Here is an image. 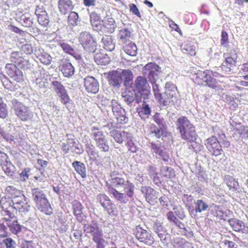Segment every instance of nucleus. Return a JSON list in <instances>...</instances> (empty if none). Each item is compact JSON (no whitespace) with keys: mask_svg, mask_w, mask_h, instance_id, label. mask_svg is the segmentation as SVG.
I'll return each instance as SVG.
<instances>
[{"mask_svg":"<svg viewBox=\"0 0 248 248\" xmlns=\"http://www.w3.org/2000/svg\"><path fill=\"white\" fill-rule=\"evenodd\" d=\"M147 80L145 77L139 76L134 82V89L144 100L148 99L151 94L150 86Z\"/></svg>","mask_w":248,"mask_h":248,"instance_id":"nucleus-9","label":"nucleus"},{"mask_svg":"<svg viewBox=\"0 0 248 248\" xmlns=\"http://www.w3.org/2000/svg\"><path fill=\"white\" fill-rule=\"evenodd\" d=\"M70 12V13L67 18L68 23L72 26H75L78 25L79 21L78 14L75 12Z\"/></svg>","mask_w":248,"mask_h":248,"instance_id":"nucleus-52","label":"nucleus"},{"mask_svg":"<svg viewBox=\"0 0 248 248\" xmlns=\"http://www.w3.org/2000/svg\"><path fill=\"white\" fill-rule=\"evenodd\" d=\"M123 82L125 86L130 85L132 82L133 75L130 70H123L120 72Z\"/></svg>","mask_w":248,"mask_h":248,"instance_id":"nucleus-37","label":"nucleus"},{"mask_svg":"<svg viewBox=\"0 0 248 248\" xmlns=\"http://www.w3.org/2000/svg\"><path fill=\"white\" fill-rule=\"evenodd\" d=\"M154 228L161 240L166 239L165 235L167 234V231L160 223L155 222L154 224Z\"/></svg>","mask_w":248,"mask_h":248,"instance_id":"nucleus-43","label":"nucleus"},{"mask_svg":"<svg viewBox=\"0 0 248 248\" xmlns=\"http://www.w3.org/2000/svg\"><path fill=\"white\" fill-rule=\"evenodd\" d=\"M16 20L22 26L30 28L32 27L33 23V16L29 13L22 14L21 12L16 14Z\"/></svg>","mask_w":248,"mask_h":248,"instance_id":"nucleus-22","label":"nucleus"},{"mask_svg":"<svg viewBox=\"0 0 248 248\" xmlns=\"http://www.w3.org/2000/svg\"><path fill=\"white\" fill-rule=\"evenodd\" d=\"M160 172L163 176L169 179H171L175 175L173 169L170 167H162L160 169Z\"/></svg>","mask_w":248,"mask_h":248,"instance_id":"nucleus-46","label":"nucleus"},{"mask_svg":"<svg viewBox=\"0 0 248 248\" xmlns=\"http://www.w3.org/2000/svg\"><path fill=\"white\" fill-rule=\"evenodd\" d=\"M135 235L136 238L141 242L147 245H151L153 243L154 239L150 232L144 230L141 228H137Z\"/></svg>","mask_w":248,"mask_h":248,"instance_id":"nucleus-17","label":"nucleus"},{"mask_svg":"<svg viewBox=\"0 0 248 248\" xmlns=\"http://www.w3.org/2000/svg\"><path fill=\"white\" fill-rule=\"evenodd\" d=\"M78 41L86 52L89 53H95L97 43L95 39L89 32H81L78 37Z\"/></svg>","mask_w":248,"mask_h":248,"instance_id":"nucleus-8","label":"nucleus"},{"mask_svg":"<svg viewBox=\"0 0 248 248\" xmlns=\"http://www.w3.org/2000/svg\"><path fill=\"white\" fill-rule=\"evenodd\" d=\"M158 81V80H154L153 81H149L152 85V89L155 98L157 100H158V98H160L162 94L160 93L161 87L159 84L157 83Z\"/></svg>","mask_w":248,"mask_h":248,"instance_id":"nucleus-47","label":"nucleus"},{"mask_svg":"<svg viewBox=\"0 0 248 248\" xmlns=\"http://www.w3.org/2000/svg\"><path fill=\"white\" fill-rule=\"evenodd\" d=\"M118 36L122 43H126L131 37V32L127 29L121 30L119 31Z\"/></svg>","mask_w":248,"mask_h":248,"instance_id":"nucleus-51","label":"nucleus"},{"mask_svg":"<svg viewBox=\"0 0 248 248\" xmlns=\"http://www.w3.org/2000/svg\"><path fill=\"white\" fill-rule=\"evenodd\" d=\"M5 192L8 196L11 199V201L14 208L17 207V206L21 205L26 201L25 197L22 192L12 186H7Z\"/></svg>","mask_w":248,"mask_h":248,"instance_id":"nucleus-11","label":"nucleus"},{"mask_svg":"<svg viewBox=\"0 0 248 248\" xmlns=\"http://www.w3.org/2000/svg\"><path fill=\"white\" fill-rule=\"evenodd\" d=\"M204 85H207L212 89H215L217 87L216 80L209 75L204 81Z\"/></svg>","mask_w":248,"mask_h":248,"instance_id":"nucleus-57","label":"nucleus"},{"mask_svg":"<svg viewBox=\"0 0 248 248\" xmlns=\"http://www.w3.org/2000/svg\"><path fill=\"white\" fill-rule=\"evenodd\" d=\"M74 214L78 219L82 218V205L79 202L75 201L73 204Z\"/></svg>","mask_w":248,"mask_h":248,"instance_id":"nucleus-45","label":"nucleus"},{"mask_svg":"<svg viewBox=\"0 0 248 248\" xmlns=\"http://www.w3.org/2000/svg\"><path fill=\"white\" fill-rule=\"evenodd\" d=\"M76 172L79 174L82 178H85L87 176L86 169L85 164L78 161H75L72 163Z\"/></svg>","mask_w":248,"mask_h":248,"instance_id":"nucleus-36","label":"nucleus"},{"mask_svg":"<svg viewBox=\"0 0 248 248\" xmlns=\"http://www.w3.org/2000/svg\"><path fill=\"white\" fill-rule=\"evenodd\" d=\"M236 131L242 139L248 140V127L241 125L236 129Z\"/></svg>","mask_w":248,"mask_h":248,"instance_id":"nucleus-54","label":"nucleus"},{"mask_svg":"<svg viewBox=\"0 0 248 248\" xmlns=\"http://www.w3.org/2000/svg\"><path fill=\"white\" fill-rule=\"evenodd\" d=\"M128 181V180L119 176L112 178L109 180L110 184L108 186L109 193L113 196V193L111 191L112 189L120 192L122 191V188L124 187Z\"/></svg>","mask_w":248,"mask_h":248,"instance_id":"nucleus-14","label":"nucleus"},{"mask_svg":"<svg viewBox=\"0 0 248 248\" xmlns=\"http://www.w3.org/2000/svg\"><path fill=\"white\" fill-rule=\"evenodd\" d=\"M142 74L148 81L159 80L161 68L155 62H148L142 68Z\"/></svg>","mask_w":248,"mask_h":248,"instance_id":"nucleus-10","label":"nucleus"},{"mask_svg":"<svg viewBox=\"0 0 248 248\" xmlns=\"http://www.w3.org/2000/svg\"><path fill=\"white\" fill-rule=\"evenodd\" d=\"M31 198L39 211L47 215L52 214L53 209L44 190L39 188H33L31 189Z\"/></svg>","mask_w":248,"mask_h":248,"instance_id":"nucleus-2","label":"nucleus"},{"mask_svg":"<svg viewBox=\"0 0 248 248\" xmlns=\"http://www.w3.org/2000/svg\"><path fill=\"white\" fill-rule=\"evenodd\" d=\"M109 215H115L116 213V205L111 201L108 202L107 208L105 209Z\"/></svg>","mask_w":248,"mask_h":248,"instance_id":"nucleus-58","label":"nucleus"},{"mask_svg":"<svg viewBox=\"0 0 248 248\" xmlns=\"http://www.w3.org/2000/svg\"><path fill=\"white\" fill-rule=\"evenodd\" d=\"M7 225L9 228L11 232L16 235H17L21 232L22 226L21 225L17 220H12L6 219Z\"/></svg>","mask_w":248,"mask_h":248,"instance_id":"nucleus-32","label":"nucleus"},{"mask_svg":"<svg viewBox=\"0 0 248 248\" xmlns=\"http://www.w3.org/2000/svg\"><path fill=\"white\" fill-rule=\"evenodd\" d=\"M175 125L177 129L179 130L181 134L184 131L186 130V128L187 129L193 124H191L187 117L181 116L177 119Z\"/></svg>","mask_w":248,"mask_h":248,"instance_id":"nucleus-29","label":"nucleus"},{"mask_svg":"<svg viewBox=\"0 0 248 248\" xmlns=\"http://www.w3.org/2000/svg\"><path fill=\"white\" fill-rule=\"evenodd\" d=\"M35 14L37 17L38 23L44 27H46L49 22V18L45 9L43 6H37Z\"/></svg>","mask_w":248,"mask_h":248,"instance_id":"nucleus-25","label":"nucleus"},{"mask_svg":"<svg viewBox=\"0 0 248 248\" xmlns=\"http://www.w3.org/2000/svg\"><path fill=\"white\" fill-rule=\"evenodd\" d=\"M21 52H23L27 55H30L33 52V48L31 44H26L22 46L21 47Z\"/></svg>","mask_w":248,"mask_h":248,"instance_id":"nucleus-61","label":"nucleus"},{"mask_svg":"<svg viewBox=\"0 0 248 248\" xmlns=\"http://www.w3.org/2000/svg\"><path fill=\"white\" fill-rule=\"evenodd\" d=\"M196 213H202L205 211L208 208V204L202 200H197L194 202Z\"/></svg>","mask_w":248,"mask_h":248,"instance_id":"nucleus-42","label":"nucleus"},{"mask_svg":"<svg viewBox=\"0 0 248 248\" xmlns=\"http://www.w3.org/2000/svg\"><path fill=\"white\" fill-rule=\"evenodd\" d=\"M52 85L54 90L58 96L61 98V102L63 104L68 103L70 98L64 87L62 84L61 82L55 80L52 82Z\"/></svg>","mask_w":248,"mask_h":248,"instance_id":"nucleus-15","label":"nucleus"},{"mask_svg":"<svg viewBox=\"0 0 248 248\" xmlns=\"http://www.w3.org/2000/svg\"><path fill=\"white\" fill-rule=\"evenodd\" d=\"M84 85L86 91L89 93L95 94L99 91L98 82L93 77H86L84 79Z\"/></svg>","mask_w":248,"mask_h":248,"instance_id":"nucleus-19","label":"nucleus"},{"mask_svg":"<svg viewBox=\"0 0 248 248\" xmlns=\"http://www.w3.org/2000/svg\"><path fill=\"white\" fill-rule=\"evenodd\" d=\"M1 167L6 174L9 176H13L15 171V168L11 162L2 166Z\"/></svg>","mask_w":248,"mask_h":248,"instance_id":"nucleus-53","label":"nucleus"},{"mask_svg":"<svg viewBox=\"0 0 248 248\" xmlns=\"http://www.w3.org/2000/svg\"><path fill=\"white\" fill-rule=\"evenodd\" d=\"M181 48L183 53L189 55L191 56L196 55L195 48L190 44H183L181 46Z\"/></svg>","mask_w":248,"mask_h":248,"instance_id":"nucleus-48","label":"nucleus"},{"mask_svg":"<svg viewBox=\"0 0 248 248\" xmlns=\"http://www.w3.org/2000/svg\"><path fill=\"white\" fill-rule=\"evenodd\" d=\"M91 137L95 141V145L101 151L105 152L109 150L108 141L103 131L98 128L93 126L91 129Z\"/></svg>","mask_w":248,"mask_h":248,"instance_id":"nucleus-6","label":"nucleus"},{"mask_svg":"<svg viewBox=\"0 0 248 248\" xmlns=\"http://www.w3.org/2000/svg\"><path fill=\"white\" fill-rule=\"evenodd\" d=\"M181 138L187 141L193 142L197 137V135L196 132L195 127L192 125L186 130L184 131L181 134Z\"/></svg>","mask_w":248,"mask_h":248,"instance_id":"nucleus-27","label":"nucleus"},{"mask_svg":"<svg viewBox=\"0 0 248 248\" xmlns=\"http://www.w3.org/2000/svg\"><path fill=\"white\" fill-rule=\"evenodd\" d=\"M100 15L96 12H93L90 14L91 23L94 31H98V29H100Z\"/></svg>","mask_w":248,"mask_h":248,"instance_id":"nucleus-35","label":"nucleus"},{"mask_svg":"<svg viewBox=\"0 0 248 248\" xmlns=\"http://www.w3.org/2000/svg\"><path fill=\"white\" fill-rule=\"evenodd\" d=\"M115 117L118 122L121 124H124L128 122V118L127 116H126V112L125 110H124V113H121L119 114L118 116H115Z\"/></svg>","mask_w":248,"mask_h":248,"instance_id":"nucleus-59","label":"nucleus"},{"mask_svg":"<svg viewBox=\"0 0 248 248\" xmlns=\"http://www.w3.org/2000/svg\"><path fill=\"white\" fill-rule=\"evenodd\" d=\"M101 23L100 29H98V31L102 33H112L117 27L114 19L112 17H107L102 20Z\"/></svg>","mask_w":248,"mask_h":248,"instance_id":"nucleus-20","label":"nucleus"},{"mask_svg":"<svg viewBox=\"0 0 248 248\" xmlns=\"http://www.w3.org/2000/svg\"><path fill=\"white\" fill-rule=\"evenodd\" d=\"M163 129L164 128L152 124L150 127V133L157 139H160L163 134Z\"/></svg>","mask_w":248,"mask_h":248,"instance_id":"nucleus-50","label":"nucleus"},{"mask_svg":"<svg viewBox=\"0 0 248 248\" xmlns=\"http://www.w3.org/2000/svg\"><path fill=\"white\" fill-rule=\"evenodd\" d=\"M150 102L151 101L149 100V98L145 100L142 99L140 103L141 104L139 105V107L137 108V111L141 118H148L151 115Z\"/></svg>","mask_w":248,"mask_h":248,"instance_id":"nucleus-23","label":"nucleus"},{"mask_svg":"<svg viewBox=\"0 0 248 248\" xmlns=\"http://www.w3.org/2000/svg\"><path fill=\"white\" fill-rule=\"evenodd\" d=\"M10 60L12 62L19 64L23 60L22 52L21 51H13L11 54Z\"/></svg>","mask_w":248,"mask_h":248,"instance_id":"nucleus-49","label":"nucleus"},{"mask_svg":"<svg viewBox=\"0 0 248 248\" xmlns=\"http://www.w3.org/2000/svg\"><path fill=\"white\" fill-rule=\"evenodd\" d=\"M153 120L156 123L159 127L167 128L166 120L159 113H155L153 117Z\"/></svg>","mask_w":248,"mask_h":248,"instance_id":"nucleus-44","label":"nucleus"},{"mask_svg":"<svg viewBox=\"0 0 248 248\" xmlns=\"http://www.w3.org/2000/svg\"><path fill=\"white\" fill-rule=\"evenodd\" d=\"M125 109L122 108L116 99H112L110 101V104L107 107V110H111L114 115L118 116L119 114L124 113Z\"/></svg>","mask_w":248,"mask_h":248,"instance_id":"nucleus-31","label":"nucleus"},{"mask_svg":"<svg viewBox=\"0 0 248 248\" xmlns=\"http://www.w3.org/2000/svg\"><path fill=\"white\" fill-rule=\"evenodd\" d=\"M228 222L233 231L240 232L245 230V224L242 221L236 218H231Z\"/></svg>","mask_w":248,"mask_h":248,"instance_id":"nucleus-38","label":"nucleus"},{"mask_svg":"<svg viewBox=\"0 0 248 248\" xmlns=\"http://www.w3.org/2000/svg\"><path fill=\"white\" fill-rule=\"evenodd\" d=\"M134 188L135 186L133 183L128 181L124 187L122 188V191H124V193L113 189L111 191L113 193V198L117 201L125 204L128 202L129 198H131L133 197Z\"/></svg>","mask_w":248,"mask_h":248,"instance_id":"nucleus-5","label":"nucleus"},{"mask_svg":"<svg viewBox=\"0 0 248 248\" xmlns=\"http://www.w3.org/2000/svg\"><path fill=\"white\" fill-rule=\"evenodd\" d=\"M172 231L174 233L185 236L186 238H189L193 236V233L189 228H186L185 225L178 220L172 226Z\"/></svg>","mask_w":248,"mask_h":248,"instance_id":"nucleus-21","label":"nucleus"},{"mask_svg":"<svg viewBox=\"0 0 248 248\" xmlns=\"http://www.w3.org/2000/svg\"><path fill=\"white\" fill-rule=\"evenodd\" d=\"M124 50L126 54L130 56H136L137 54V47L135 43L130 42L124 46Z\"/></svg>","mask_w":248,"mask_h":248,"instance_id":"nucleus-40","label":"nucleus"},{"mask_svg":"<svg viewBox=\"0 0 248 248\" xmlns=\"http://www.w3.org/2000/svg\"><path fill=\"white\" fill-rule=\"evenodd\" d=\"M121 77L120 71H113L108 74V79L110 84L119 88L123 82Z\"/></svg>","mask_w":248,"mask_h":248,"instance_id":"nucleus-28","label":"nucleus"},{"mask_svg":"<svg viewBox=\"0 0 248 248\" xmlns=\"http://www.w3.org/2000/svg\"><path fill=\"white\" fill-rule=\"evenodd\" d=\"M141 192L144 195L146 201L151 205H155L157 202L158 193L149 186H142Z\"/></svg>","mask_w":248,"mask_h":248,"instance_id":"nucleus-18","label":"nucleus"},{"mask_svg":"<svg viewBox=\"0 0 248 248\" xmlns=\"http://www.w3.org/2000/svg\"><path fill=\"white\" fill-rule=\"evenodd\" d=\"M12 109L18 118L22 121L27 122L33 117V112L31 108L16 99L12 100Z\"/></svg>","mask_w":248,"mask_h":248,"instance_id":"nucleus-4","label":"nucleus"},{"mask_svg":"<svg viewBox=\"0 0 248 248\" xmlns=\"http://www.w3.org/2000/svg\"><path fill=\"white\" fill-rule=\"evenodd\" d=\"M10 161L7 154L0 152V165L1 167L10 162Z\"/></svg>","mask_w":248,"mask_h":248,"instance_id":"nucleus-62","label":"nucleus"},{"mask_svg":"<svg viewBox=\"0 0 248 248\" xmlns=\"http://www.w3.org/2000/svg\"><path fill=\"white\" fill-rule=\"evenodd\" d=\"M91 137L95 141V145L101 151L105 152L109 150L108 141L103 131L98 128L93 126L91 129Z\"/></svg>","mask_w":248,"mask_h":248,"instance_id":"nucleus-7","label":"nucleus"},{"mask_svg":"<svg viewBox=\"0 0 248 248\" xmlns=\"http://www.w3.org/2000/svg\"><path fill=\"white\" fill-rule=\"evenodd\" d=\"M208 72L198 70L194 75L195 82L199 85H204V81L209 75Z\"/></svg>","mask_w":248,"mask_h":248,"instance_id":"nucleus-33","label":"nucleus"},{"mask_svg":"<svg viewBox=\"0 0 248 248\" xmlns=\"http://www.w3.org/2000/svg\"><path fill=\"white\" fill-rule=\"evenodd\" d=\"M59 70L62 72L63 76L66 78H71L75 72L74 67L67 60L62 61V63L59 65Z\"/></svg>","mask_w":248,"mask_h":248,"instance_id":"nucleus-24","label":"nucleus"},{"mask_svg":"<svg viewBox=\"0 0 248 248\" xmlns=\"http://www.w3.org/2000/svg\"><path fill=\"white\" fill-rule=\"evenodd\" d=\"M74 5L71 0H59L58 8L62 15H66L71 12Z\"/></svg>","mask_w":248,"mask_h":248,"instance_id":"nucleus-26","label":"nucleus"},{"mask_svg":"<svg viewBox=\"0 0 248 248\" xmlns=\"http://www.w3.org/2000/svg\"><path fill=\"white\" fill-rule=\"evenodd\" d=\"M93 56L94 61L97 64L107 65L110 62V58L106 54L96 53Z\"/></svg>","mask_w":248,"mask_h":248,"instance_id":"nucleus-34","label":"nucleus"},{"mask_svg":"<svg viewBox=\"0 0 248 248\" xmlns=\"http://www.w3.org/2000/svg\"><path fill=\"white\" fill-rule=\"evenodd\" d=\"M124 101L130 107H133V103L136 101L138 104H140L143 99L142 97L138 94L136 91H127L122 93Z\"/></svg>","mask_w":248,"mask_h":248,"instance_id":"nucleus-13","label":"nucleus"},{"mask_svg":"<svg viewBox=\"0 0 248 248\" xmlns=\"http://www.w3.org/2000/svg\"><path fill=\"white\" fill-rule=\"evenodd\" d=\"M180 95L176 86L171 82H168L165 84V91L162 93L158 102L160 107H171L177 103Z\"/></svg>","mask_w":248,"mask_h":248,"instance_id":"nucleus-1","label":"nucleus"},{"mask_svg":"<svg viewBox=\"0 0 248 248\" xmlns=\"http://www.w3.org/2000/svg\"><path fill=\"white\" fill-rule=\"evenodd\" d=\"M30 208V206L28 204L27 202L25 201L24 203H22L19 206H17V207H16V209H18L20 212L23 213L25 214L29 212Z\"/></svg>","mask_w":248,"mask_h":248,"instance_id":"nucleus-63","label":"nucleus"},{"mask_svg":"<svg viewBox=\"0 0 248 248\" xmlns=\"http://www.w3.org/2000/svg\"><path fill=\"white\" fill-rule=\"evenodd\" d=\"M3 243L6 248H16V242L11 238H7L3 240Z\"/></svg>","mask_w":248,"mask_h":248,"instance_id":"nucleus-64","label":"nucleus"},{"mask_svg":"<svg viewBox=\"0 0 248 248\" xmlns=\"http://www.w3.org/2000/svg\"><path fill=\"white\" fill-rule=\"evenodd\" d=\"M6 73L14 80L19 82L23 80V74L15 64L7 63L5 65Z\"/></svg>","mask_w":248,"mask_h":248,"instance_id":"nucleus-16","label":"nucleus"},{"mask_svg":"<svg viewBox=\"0 0 248 248\" xmlns=\"http://www.w3.org/2000/svg\"><path fill=\"white\" fill-rule=\"evenodd\" d=\"M35 52L36 57L42 63L48 65L51 63L52 57L49 54L45 52L43 49H36Z\"/></svg>","mask_w":248,"mask_h":248,"instance_id":"nucleus-30","label":"nucleus"},{"mask_svg":"<svg viewBox=\"0 0 248 248\" xmlns=\"http://www.w3.org/2000/svg\"><path fill=\"white\" fill-rule=\"evenodd\" d=\"M59 45L65 53H68L71 55H74L76 53L74 48L67 43H60Z\"/></svg>","mask_w":248,"mask_h":248,"instance_id":"nucleus-56","label":"nucleus"},{"mask_svg":"<svg viewBox=\"0 0 248 248\" xmlns=\"http://www.w3.org/2000/svg\"><path fill=\"white\" fill-rule=\"evenodd\" d=\"M224 180L230 190L234 191L237 189L238 183L233 177L230 175H225Z\"/></svg>","mask_w":248,"mask_h":248,"instance_id":"nucleus-41","label":"nucleus"},{"mask_svg":"<svg viewBox=\"0 0 248 248\" xmlns=\"http://www.w3.org/2000/svg\"><path fill=\"white\" fill-rule=\"evenodd\" d=\"M84 231L90 234L93 241L96 243V248H105L106 241L103 238V230L97 222L93 220L90 224L84 225Z\"/></svg>","mask_w":248,"mask_h":248,"instance_id":"nucleus-3","label":"nucleus"},{"mask_svg":"<svg viewBox=\"0 0 248 248\" xmlns=\"http://www.w3.org/2000/svg\"><path fill=\"white\" fill-rule=\"evenodd\" d=\"M111 136L113 137L115 141L119 143L123 142L122 138V132L116 131H112L110 132Z\"/></svg>","mask_w":248,"mask_h":248,"instance_id":"nucleus-60","label":"nucleus"},{"mask_svg":"<svg viewBox=\"0 0 248 248\" xmlns=\"http://www.w3.org/2000/svg\"><path fill=\"white\" fill-rule=\"evenodd\" d=\"M102 42L105 49L109 51H113L115 48V44L111 36L105 35L102 38Z\"/></svg>","mask_w":248,"mask_h":248,"instance_id":"nucleus-39","label":"nucleus"},{"mask_svg":"<svg viewBox=\"0 0 248 248\" xmlns=\"http://www.w3.org/2000/svg\"><path fill=\"white\" fill-rule=\"evenodd\" d=\"M7 115L8 109L7 105L3 103L2 98L0 97V117L4 119Z\"/></svg>","mask_w":248,"mask_h":248,"instance_id":"nucleus-55","label":"nucleus"},{"mask_svg":"<svg viewBox=\"0 0 248 248\" xmlns=\"http://www.w3.org/2000/svg\"><path fill=\"white\" fill-rule=\"evenodd\" d=\"M204 144L211 155L217 156L223 152L221 146L216 137L212 136L204 141Z\"/></svg>","mask_w":248,"mask_h":248,"instance_id":"nucleus-12","label":"nucleus"}]
</instances>
